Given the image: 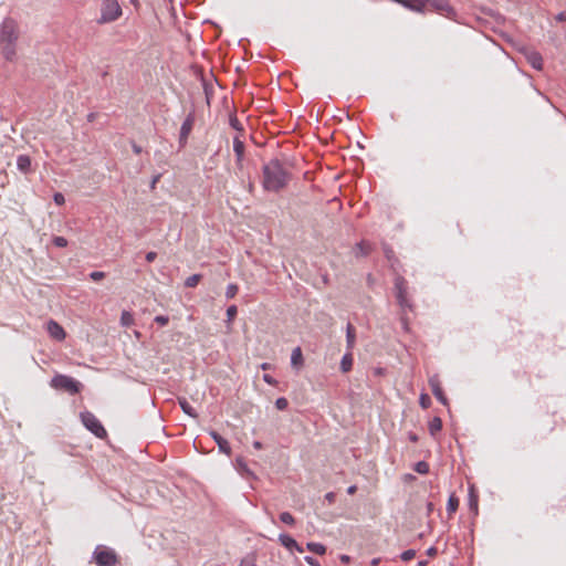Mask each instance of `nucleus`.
<instances>
[{
    "label": "nucleus",
    "instance_id": "1",
    "mask_svg": "<svg viewBox=\"0 0 566 566\" xmlns=\"http://www.w3.org/2000/svg\"><path fill=\"white\" fill-rule=\"evenodd\" d=\"M18 39L19 31L17 22L11 18H6L0 29V52L8 62L15 60Z\"/></svg>",
    "mask_w": 566,
    "mask_h": 566
},
{
    "label": "nucleus",
    "instance_id": "2",
    "mask_svg": "<svg viewBox=\"0 0 566 566\" xmlns=\"http://www.w3.org/2000/svg\"><path fill=\"white\" fill-rule=\"evenodd\" d=\"M289 174L280 160L273 159L263 167V187L268 191H280L287 184Z\"/></svg>",
    "mask_w": 566,
    "mask_h": 566
},
{
    "label": "nucleus",
    "instance_id": "3",
    "mask_svg": "<svg viewBox=\"0 0 566 566\" xmlns=\"http://www.w3.org/2000/svg\"><path fill=\"white\" fill-rule=\"evenodd\" d=\"M122 15V8L117 0H103L98 24L116 21Z\"/></svg>",
    "mask_w": 566,
    "mask_h": 566
},
{
    "label": "nucleus",
    "instance_id": "4",
    "mask_svg": "<svg viewBox=\"0 0 566 566\" xmlns=\"http://www.w3.org/2000/svg\"><path fill=\"white\" fill-rule=\"evenodd\" d=\"M93 560L97 566H115L118 563V556L114 549L97 545L93 552Z\"/></svg>",
    "mask_w": 566,
    "mask_h": 566
},
{
    "label": "nucleus",
    "instance_id": "5",
    "mask_svg": "<svg viewBox=\"0 0 566 566\" xmlns=\"http://www.w3.org/2000/svg\"><path fill=\"white\" fill-rule=\"evenodd\" d=\"M407 290V281L402 276L398 275L395 279V296L398 305L403 312L413 310V304L408 298Z\"/></svg>",
    "mask_w": 566,
    "mask_h": 566
},
{
    "label": "nucleus",
    "instance_id": "6",
    "mask_svg": "<svg viewBox=\"0 0 566 566\" xmlns=\"http://www.w3.org/2000/svg\"><path fill=\"white\" fill-rule=\"evenodd\" d=\"M52 387L56 389L65 390L72 395L78 394L82 388V384L74 378L65 375H57L51 381Z\"/></svg>",
    "mask_w": 566,
    "mask_h": 566
},
{
    "label": "nucleus",
    "instance_id": "7",
    "mask_svg": "<svg viewBox=\"0 0 566 566\" xmlns=\"http://www.w3.org/2000/svg\"><path fill=\"white\" fill-rule=\"evenodd\" d=\"M81 420L84 427L90 430L97 438H104L107 436V432L101 421L90 411H84L81 413Z\"/></svg>",
    "mask_w": 566,
    "mask_h": 566
},
{
    "label": "nucleus",
    "instance_id": "8",
    "mask_svg": "<svg viewBox=\"0 0 566 566\" xmlns=\"http://www.w3.org/2000/svg\"><path fill=\"white\" fill-rule=\"evenodd\" d=\"M193 123H195V115H193V113H190L184 120L181 128H180L179 144L181 147H184L187 144L188 137L193 127Z\"/></svg>",
    "mask_w": 566,
    "mask_h": 566
},
{
    "label": "nucleus",
    "instance_id": "9",
    "mask_svg": "<svg viewBox=\"0 0 566 566\" xmlns=\"http://www.w3.org/2000/svg\"><path fill=\"white\" fill-rule=\"evenodd\" d=\"M429 385L434 397L444 406H448V399L442 390L440 379L437 375L430 377Z\"/></svg>",
    "mask_w": 566,
    "mask_h": 566
},
{
    "label": "nucleus",
    "instance_id": "10",
    "mask_svg": "<svg viewBox=\"0 0 566 566\" xmlns=\"http://www.w3.org/2000/svg\"><path fill=\"white\" fill-rule=\"evenodd\" d=\"M429 3L440 13L450 17L454 13L453 8L449 4L448 0H424V6Z\"/></svg>",
    "mask_w": 566,
    "mask_h": 566
},
{
    "label": "nucleus",
    "instance_id": "11",
    "mask_svg": "<svg viewBox=\"0 0 566 566\" xmlns=\"http://www.w3.org/2000/svg\"><path fill=\"white\" fill-rule=\"evenodd\" d=\"M46 329H48L49 335L56 340H63L66 336L63 327L57 322H55L53 319H50L48 322Z\"/></svg>",
    "mask_w": 566,
    "mask_h": 566
},
{
    "label": "nucleus",
    "instance_id": "12",
    "mask_svg": "<svg viewBox=\"0 0 566 566\" xmlns=\"http://www.w3.org/2000/svg\"><path fill=\"white\" fill-rule=\"evenodd\" d=\"M210 436L212 437V439L214 440V442L218 444V448H219V451L221 453H224L227 455H230L231 454V447H230V443L223 438L221 437L218 432L216 431H210Z\"/></svg>",
    "mask_w": 566,
    "mask_h": 566
},
{
    "label": "nucleus",
    "instance_id": "13",
    "mask_svg": "<svg viewBox=\"0 0 566 566\" xmlns=\"http://www.w3.org/2000/svg\"><path fill=\"white\" fill-rule=\"evenodd\" d=\"M291 365L296 370H300L303 367L304 358H303L302 349L300 347H295L292 350V354H291Z\"/></svg>",
    "mask_w": 566,
    "mask_h": 566
},
{
    "label": "nucleus",
    "instance_id": "14",
    "mask_svg": "<svg viewBox=\"0 0 566 566\" xmlns=\"http://www.w3.org/2000/svg\"><path fill=\"white\" fill-rule=\"evenodd\" d=\"M17 167L23 172L28 174L31 170V159L27 155H19L17 158Z\"/></svg>",
    "mask_w": 566,
    "mask_h": 566
},
{
    "label": "nucleus",
    "instance_id": "15",
    "mask_svg": "<svg viewBox=\"0 0 566 566\" xmlns=\"http://www.w3.org/2000/svg\"><path fill=\"white\" fill-rule=\"evenodd\" d=\"M233 151L237 156V161L240 163L244 156V143L239 137L233 139Z\"/></svg>",
    "mask_w": 566,
    "mask_h": 566
},
{
    "label": "nucleus",
    "instance_id": "16",
    "mask_svg": "<svg viewBox=\"0 0 566 566\" xmlns=\"http://www.w3.org/2000/svg\"><path fill=\"white\" fill-rule=\"evenodd\" d=\"M355 339H356L355 327L350 323H348L346 326V343H347L348 350L353 349V347L355 345Z\"/></svg>",
    "mask_w": 566,
    "mask_h": 566
},
{
    "label": "nucleus",
    "instance_id": "17",
    "mask_svg": "<svg viewBox=\"0 0 566 566\" xmlns=\"http://www.w3.org/2000/svg\"><path fill=\"white\" fill-rule=\"evenodd\" d=\"M235 468L245 478H254L253 472L248 468L247 463L242 458H238L235 460Z\"/></svg>",
    "mask_w": 566,
    "mask_h": 566
},
{
    "label": "nucleus",
    "instance_id": "18",
    "mask_svg": "<svg viewBox=\"0 0 566 566\" xmlns=\"http://www.w3.org/2000/svg\"><path fill=\"white\" fill-rule=\"evenodd\" d=\"M353 367V355L350 352L346 353L340 360V370L343 373H348Z\"/></svg>",
    "mask_w": 566,
    "mask_h": 566
},
{
    "label": "nucleus",
    "instance_id": "19",
    "mask_svg": "<svg viewBox=\"0 0 566 566\" xmlns=\"http://www.w3.org/2000/svg\"><path fill=\"white\" fill-rule=\"evenodd\" d=\"M527 60L530 62V64L535 69V70H542L543 67V59L539 53L537 52H532L528 56H527Z\"/></svg>",
    "mask_w": 566,
    "mask_h": 566
},
{
    "label": "nucleus",
    "instance_id": "20",
    "mask_svg": "<svg viewBox=\"0 0 566 566\" xmlns=\"http://www.w3.org/2000/svg\"><path fill=\"white\" fill-rule=\"evenodd\" d=\"M179 406L186 415L192 418L198 417V413L196 412L195 408L187 401L186 398L179 399Z\"/></svg>",
    "mask_w": 566,
    "mask_h": 566
},
{
    "label": "nucleus",
    "instance_id": "21",
    "mask_svg": "<svg viewBox=\"0 0 566 566\" xmlns=\"http://www.w3.org/2000/svg\"><path fill=\"white\" fill-rule=\"evenodd\" d=\"M428 429L431 436H436L442 429V421L439 417H434L429 421Z\"/></svg>",
    "mask_w": 566,
    "mask_h": 566
},
{
    "label": "nucleus",
    "instance_id": "22",
    "mask_svg": "<svg viewBox=\"0 0 566 566\" xmlns=\"http://www.w3.org/2000/svg\"><path fill=\"white\" fill-rule=\"evenodd\" d=\"M279 541L287 549H293V547H296V541L287 534H281L279 536Z\"/></svg>",
    "mask_w": 566,
    "mask_h": 566
},
{
    "label": "nucleus",
    "instance_id": "23",
    "mask_svg": "<svg viewBox=\"0 0 566 566\" xmlns=\"http://www.w3.org/2000/svg\"><path fill=\"white\" fill-rule=\"evenodd\" d=\"M306 548L317 555H324L326 553V547L321 543L310 542L306 545Z\"/></svg>",
    "mask_w": 566,
    "mask_h": 566
},
{
    "label": "nucleus",
    "instance_id": "24",
    "mask_svg": "<svg viewBox=\"0 0 566 566\" xmlns=\"http://www.w3.org/2000/svg\"><path fill=\"white\" fill-rule=\"evenodd\" d=\"M458 507H459V499L454 494L450 495L448 503H447L448 514L452 515L453 513H455Z\"/></svg>",
    "mask_w": 566,
    "mask_h": 566
},
{
    "label": "nucleus",
    "instance_id": "25",
    "mask_svg": "<svg viewBox=\"0 0 566 566\" xmlns=\"http://www.w3.org/2000/svg\"><path fill=\"white\" fill-rule=\"evenodd\" d=\"M120 323L123 326H130L134 324V316L130 312L124 311L120 316Z\"/></svg>",
    "mask_w": 566,
    "mask_h": 566
},
{
    "label": "nucleus",
    "instance_id": "26",
    "mask_svg": "<svg viewBox=\"0 0 566 566\" xmlns=\"http://www.w3.org/2000/svg\"><path fill=\"white\" fill-rule=\"evenodd\" d=\"M201 277L202 276L200 274H192L189 277H187V280L185 281V285L187 287H196L200 282Z\"/></svg>",
    "mask_w": 566,
    "mask_h": 566
},
{
    "label": "nucleus",
    "instance_id": "27",
    "mask_svg": "<svg viewBox=\"0 0 566 566\" xmlns=\"http://www.w3.org/2000/svg\"><path fill=\"white\" fill-rule=\"evenodd\" d=\"M280 520L282 523L287 524V525H294V523H295V518L293 517V515L290 512H282L280 514Z\"/></svg>",
    "mask_w": 566,
    "mask_h": 566
},
{
    "label": "nucleus",
    "instance_id": "28",
    "mask_svg": "<svg viewBox=\"0 0 566 566\" xmlns=\"http://www.w3.org/2000/svg\"><path fill=\"white\" fill-rule=\"evenodd\" d=\"M415 471L420 474H427L429 472V464L426 461H419L415 465Z\"/></svg>",
    "mask_w": 566,
    "mask_h": 566
},
{
    "label": "nucleus",
    "instance_id": "29",
    "mask_svg": "<svg viewBox=\"0 0 566 566\" xmlns=\"http://www.w3.org/2000/svg\"><path fill=\"white\" fill-rule=\"evenodd\" d=\"M238 291H239V287L237 284H234V283L229 284L226 290L227 298H233L237 295Z\"/></svg>",
    "mask_w": 566,
    "mask_h": 566
},
{
    "label": "nucleus",
    "instance_id": "30",
    "mask_svg": "<svg viewBox=\"0 0 566 566\" xmlns=\"http://www.w3.org/2000/svg\"><path fill=\"white\" fill-rule=\"evenodd\" d=\"M238 314V308L235 305H231L227 308V323L231 324V322L234 319V317Z\"/></svg>",
    "mask_w": 566,
    "mask_h": 566
},
{
    "label": "nucleus",
    "instance_id": "31",
    "mask_svg": "<svg viewBox=\"0 0 566 566\" xmlns=\"http://www.w3.org/2000/svg\"><path fill=\"white\" fill-rule=\"evenodd\" d=\"M419 403L423 409H427L431 405V399L427 394H421L419 398Z\"/></svg>",
    "mask_w": 566,
    "mask_h": 566
},
{
    "label": "nucleus",
    "instance_id": "32",
    "mask_svg": "<svg viewBox=\"0 0 566 566\" xmlns=\"http://www.w3.org/2000/svg\"><path fill=\"white\" fill-rule=\"evenodd\" d=\"M356 249L358 250L357 253H359L360 255H367L370 251L369 244H366L365 242L358 243Z\"/></svg>",
    "mask_w": 566,
    "mask_h": 566
},
{
    "label": "nucleus",
    "instance_id": "33",
    "mask_svg": "<svg viewBox=\"0 0 566 566\" xmlns=\"http://www.w3.org/2000/svg\"><path fill=\"white\" fill-rule=\"evenodd\" d=\"M289 406V401L286 398L284 397H280L276 399L275 401V407L279 409V410H285Z\"/></svg>",
    "mask_w": 566,
    "mask_h": 566
},
{
    "label": "nucleus",
    "instance_id": "34",
    "mask_svg": "<svg viewBox=\"0 0 566 566\" xmlns=\"http://www.w3.org/2000/svg\"><path fill=\"white\" fill-rule=\"evenodd\" d=\"M415 556H416V551H415V549H407V551H405V552L400 555V558H401L403 562H408V560H411Z\"/></svg>",
    "mask_w": 566,
    "mask_h": 566
},
{
    "label": "nucleus",
    "instance_id": "35",
    "mask_svg": "<svg viewBox=\"0 0 566 566\" xmlns=\"http://www.w3.org/2000/svg\"><path fill=\"white\" fill-rule=\"evenodd\" d=\"M52 241L57 248H64L67 245V240L64 237H54Z\"/></svg>",
    "mask_w": 566,
    "mask_h": 566
},
{
    "label": "nucleus",
    "instance_id": "36",
    "mask_svg": "<svg viewBox=\"0 0 566 566\" xmlns=\"http://www.w3.org/2000/svg\"><path fill=\"white\" fill-rule=\"evenodd\" d=\"M400 323H401L403 331L408 332L409 331V319L407 317L406 312H403V311H401V314H400Z\"/></svg>",
    "mask_w": 566,
    "mask_h": 566
},
{
    "label": "nucleus",
    "instance_id": "37",
    "mask_svg": "<svg viewBox=\"0 0 566 566\" xmlns=\"http://www.w3.org/2000/svg\"><path fill=\"white\" fill-rule=\"evenodd\" d=\"M155 323L159 324L160 326H165L169 323V317L165 315H157L154 318Z\"/></svg>",
    "mask_w": 566,
    "mask_h": 566
},
{
    "label": "nucleus",
    "instance_id": "38",
    "mask_svg": "<svg viewBox=\"0 0 566 566\" xmlns=\"http://www.w3.org/2000/svg\"><path fill=\"white\" fill-rule=\"evenodd\" d=\"M90 277L93 280V281H99L105 277V273L104 272H101V271H94L90 274Z\"/></svg>",
    "mask_w": 566,
    "mask_h": 566
},
{
    "label": "nucleus",
    "instance_id": "39",
    "mask_svg": "<svg viewBox=\"0 0 566 566\" xmlns=\"http://www.w3.org/2000/svg\"><path fill=\"white\" fill-rule=\"evenodd\" d=\"M53 199H54V202L59 206H61L65 202V198L61 192L54 193Z\"/></svg>",
    "mask_w": 566,
    "mask_h": 566
},
{
    "label": "nucleus",
    "instance_id": "40",
    "mask_svg": "<svg viewBox=\"0 0 566 566\" xmlns=\"http://www.w3.org/2000/svg\"><path fill=\"white\" fill-rule=\"evenodd\" d=\"M304 559L310 566H321L319 563L312 556H305Z\"/></svg>",
    "mask_w": 566,
    "mask_h": 566
},
{
    "label": "nucleus",
    "instance_id": "41",
    "mask_svg": "<svg viewBox=\"0 0 566 566\" xmlns=\"http://www.w3.org/2000/svg\"><path fill=\"white\" fill-rule=\"evenodd\" d=\"M156 258H157V253L154 251L147 252L146 256H145L146 261L149 263L154 262L156 260Z\"/></svg>",
    "mask_w": 566,
    "mask_h": 566
},
{
    "label": "nucleus",
    "instance_id": "42",
    "mask_svg": "<svg viewBox=\"0 0 566 566\" xmlns=\"http://www.w3.org/2000/svg\"><path fill=\"white\" fill-rule=\"evenodd\" d=\"M263 380L269 385H275L276 380L271 375H263Z\"/></svg>",
    "mask_w": 566,
    "mask_h": 566
},
{
    "label": "nucleus",
    "instance_id": "43",
    "mask_svg": "<svg viewBox=\"0 0 566 566\" xmlns=\"http://www.w3.org/2000/svg\"><path fill=\"white\" fill-rule=\"evenodd\" d=\"M160 177H161V175H160V174H157V175H155V176L153 177L151 182H150V188H151V189H155V188H156V185H157V182L160 180Z\"/></svg>",
    "mask_w": 566,
    "mask_h": 566
},
{
    "label": "nucleus",
    "instance_id": "44",
    "mask_svg": "<svg viewBox=\"0 0 566 566\" xmlns=\"http://www.w3.org/2000/svg\"><path fill=\"white\" fill-rule=\"evenodd\" d=\"M555 20L558 21V22H565L566 21V13L565 12H559L556 17H555Z\"/></svg>",
    "mask_w": 566,
    "mask_h": 566
},
{
    "label": "nucleus",
    "instance_id": "45",
    "mask_svg": "<svg viewBox=\"0 0 566 566\" xmlns=\"http://www.w3.org/2000/svg\"><path fill=\"white\" fill-rule=\"evenodd\" d=\"M230 124L235 129H241L238 118L233 117L230 119Z\"/></svg>",
    "mask_w": 566,
    "mask_h": 566
},
{
    "label": "nucleus",
    "instance_id": "46",
    "mask_svg": "<svg viewBox=\"0 0 566 566\" xmlns=\"http://www.w3.org/2000/svg\"><path fill=\"white\" fill-rule=\"evenodd\" d=\"M132 148H133V151L137 155H139L143 151L142 147L139 145H137L136 143L132 144Z\"/></svg>",
    "mask_w": 566,
    "mask_h": 566
},
{
    "label": "nucleus",
    "instance_id": "47",
    "mask_svg": "<svg viewBox=\"0 0 566 566\" xmlns=\"http://www.w3.org/2000/svg\"><path fill=\"white\" fill-rule=\"evenodd\" d=\"M325 499L332 503L335 499V494L333 492H329L325 495Z\"/></svg>",
    "mask_w": 566,
    "mask_h": 566
},
{
    "label": "nucleus",
    "instance_id": "48",
    "mask_svg": "<svg viewBox=\"0 0 566 566\" xmlns=\"http://www.w3.org/2000/svg\"><path fill=\"white\" fill-rule=\"evenodd\" d=\"M436 554H437V548L436 547L428 548L427 555L434 556Z\"/></svg>",
    "mask_w": 566,
    "mask_h": 566
},
{
    "label": "nucleus",
    "instance_id": "49",
    "mask_svg": "<svg viewBox=\"0 0 566 566\" xmlns=\"http://www.w3.org/2000/svg\"><path fill=\"white\" fill-rule=\"evenodd\" d=\"M409 439L412 442H417L418 441V436L416 433H413V432H410L409 433Z\"/></svg>",
    "mask_w": 566,
    "mask_h": 566
},
{
    "label": "nucleus",
    "instance_id": "50",
    "mask_svg": "<svg viewBox=\"0 0 566 566\" xmlns=\"http://www.w3.org/2000/svg\"><path fill=\"white\" fill-rule=\"evenodd\" d=\"M356 491H357V486H356V485H350V486L347 489V493H348V494H354Z\"/></svg>",
    "mask_w": 566,
    "mask_h": 566
},
{
    "label": "nucleus",
    "instance_id": "51",
    "mask_svg": "<svg viewBox=\"0 0 566 566\" xmlns=\"http://www.w3.org/2000/svg\"><path fill=\"white\" fill-rule=\"evenodd\" d=\"M240 566H256L253 562L242 560Z\"/></svg>",
    "mask_w": 566,
    "mask_h": 566
},
{
    "label": "nucleus",
    "instance_id": "52",
    "mask_svg": "<svg viewBox=\"0 0 566 566\" xmlns=\"http://www.w3.org/2000/svg\"><path fill=\"white\" fill-rule=\"evenodd\" d=\"M379 563H380V558L377 557V558L371 559L370 565L371 566H378Z\"/></svg>",
    "mask_w": 566,
    "mask_h": 566
},
{
    "label": "nucleus",
    "instance_id": "53",
    "mask_svg": "<svg viewBox=\"0 0 566 566\" xmlns=\"http://www.w3.org/2000/svg\"><path fill=\"white\" fill-rule=\"evenodd\" d=\"M433 507H434V506H433V503L429 502V503L427 504V511H428V514H430V513L433 511Z\"/></svg>",
    "mask_w": 566,
    "mask_h": 566
},
{
    "label": "nucleus",
    "instance_id": "54",
    "mask_svg": "<svg viewBox=\"0 0 566 566\" xmlns=\"http://www.w3.org/2000/svg\"><path fill=\"white\" fill-rule=\"evenodd\" d=\"M253 447H254L255 449L260 450V449H262V447H263V446H262V443H261L260 441H254V442H253Z\"/></svg>",
    "mask_w": 566,
    "mask_h": 566
},
{
    "label": "nucleus",
    "instance_id": "55",
    "mask_svg": "<svg viewBox=\"0 0 566 566\" xmlns=\"http://www.w3.org/2000/svg\"><path fill=\"white\" fill-rule=\"evenodd\" d=\"M293 549H296L298 553L304 552V548L302 546H300L297 543H296V547H293Z\"/></svg>",
    "mask_w": 566,
    "mask_h": 566
},
{
    "label": "nucleus",
    "instance_id": "56",
    "mask_svg": "<svg viewBox=\"0 0 566 566\" xmlns=\"http://www.w3.org/2000/svg\"><path fill=\"white\" fill-rule=\"evenodd\" d=\"M340 560H342V562H344V563H348V562H349V556H347V555H343V556L340 557Z\"/></svg>",
    "mask_w": 566,
    "mask_h": 566
},
{
    "label": "nucleus",
    "instance_id": "57",
    "mask_svg": "<svg viewBox=\"0 0 566 566\" xmlns=\"http://www.w3.org/2000/svg\"><path fill=\"white\" fill-rule=\"evenodd\" d=\"M261 367H262V369H268L269 364L264 363V364H262V366H261Z\"/></svg>",
    "mask_w": 566,
    "mask_h": 566
},
{
    "label": "nucleus",
    "instance_id": "58",
    "mask_svg": "<svg viewBox=\"0 0 566 566\" xmlns=\"http://www.w3.org/2000/svg\"><path fill=\"white\" fill-rule=\"evenodd\" d=\"M426 564H427L426 560H421V562H419L418 566H424Z\"/></svg>",
    "mask_w": 566,
    "mask_h": 566
},
{
    "label": "nucleus",
    "instance_id": "59",
    "mask_svg": "<svg viewBox=\"0 0 566 566\" xmlns=\"http://www.w3.org/2000/svg\"><path fill=\"white\" fill-rule=\"evenodd\" d=\"M385 253H387V258H390V252H388V250H385Z\"/></svg>",
    "mask_w": 566,
    "mask_h": 566
},
{
    "label": "nucleus",
    "instance_id": "60",
    "mask_svg": "<svg viewBox=\"0 0 566 566\" xmlns=\"http://www.w3.org/2000/svg\"><path fill=\"white\" fill-rule=\"evenodd\" d=\"M385 253H387V258H390V252H388V250H385Z\"/></svg>",
    "mask_w": 566,
    "mask_h": 566
},
{
    "label": "nucleus",
    "instance_id": "61",
    "mask_svg": "<svg viewBox=\"0 0 566 566\" xmlns=\"http://www.w3.org/2000/svg\"><path fill=\"white\" fill-rule=\"evenodd\" d=\"M385 253H387V258H390V252H388V250H385Z\"/></svg>",
    "mask_w": 566,
    "mask_h": 566
}]
</instances>
